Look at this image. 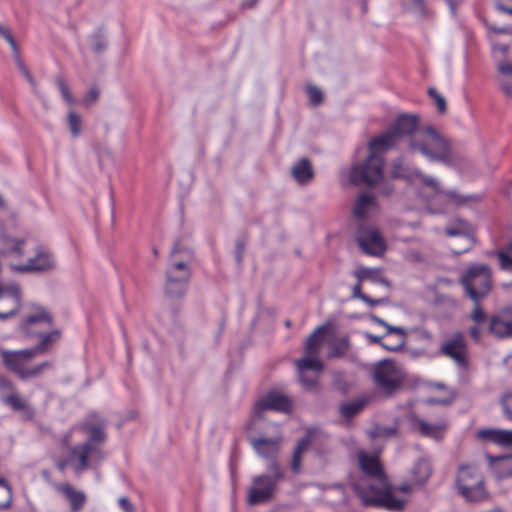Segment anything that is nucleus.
<instances>
[{
  "mask_svg": "<svg viewBox=\"0 0 512 512\" xmlns=\"http://www.w3.org/2000/svg\"><path fill=\"white\" fill-rule=\"evenodd\" d=\"M375 209V198L364 193L357 198L352 212L355 218L364 219L371 211Z\"/></svg>",
  "mask_w": 512,
  "mask_h": 512,
  "instance_id": "nucleus-31",
  "label": "nucleus"
},
{
  "mask_svg": "<svg viewBox=\"0 0 512 512\" xmlns=\"http://www.w3.org/2000/svg\"><path fill=\"white\" fill-rule=\"evenodd\" d=\"M54 266V259L52 255L46 251H38L36 256L30 258L25 265L15 267L17 271H45Z\"/></svg>",
  "mask_w": 512,
  "mask_h": 512,
  "instance_id": "nucleus-26",
  "label": "nucleus"
},
{
  "mask_svg": "<svg viewBox=\"0 0 512 512\" xmlns=\"http://www.w3.org/2000/svg\"><path fill=\"white\" fill-rule=\"evenodd\" d=\"M371 434L373 437H378V438L392 437L397 434V427H395V426L387 427V426L378 425L373 429Z\"/></svg>",
  "mask_w": 512,
  "mask_h": 512,
  "instance_id": "nucleus-42",
  "label": "nucleus"
},
{
  "mask_svg": "<svg viewBox=\"0 0 512 512\" xmlns=\"http://www.w3.org/2000/svg\"><path fill=\"white\" fill-rule=\"evenodd\" d=\"M243 254H244V245L241 242H237L236 247H235V259L238 263L241 262V260L243 258Z\"/></svg>",
  "mask_w": 512,
  "mask_h": 512,
  "instance_id": "nucleus-62",
  "label": "nucleus"
},
{
  "mask_svg": "<svg viewBox=\"0 0 512 512\" xmlns=\"http://www.w3.org/2000/svg\"><path fill=\"white\" fill-rule=\"evenodd\" d=\"M382 140L372 138L369 141V154L361 163L352 166L350 180L354 184L374 186L383 179L384 154L388 151L381 145Z\"/></svg>",
  "mask_w": 512,
  "mask_h": 512,
  "instance_id": "nucleus-5",
  "label": "nucleus"
},
{
  "mask_svg": "<svg viewBox=\"0 0 512 512\" xmlns=\"http://www.w3.org/2000/svg\"><path fill=\"white\" fill-rule=\"evenodd\" d=\"M488 29L490 32H493L494 34H510V33H512V27H510V26L498 27L495 25H488Z\"/></svg>",
  "mask_w": 512,
  "mask_h": 512,
  "instance_id": "nucleus-58",
  "label": "nucleus"
},
{
  "mask_svg": "<svg viewBox=\"0 0 512 512\" xmlns=\"http://www.w3.org/2000/svg\"><path fill=\"white\" fill-rule=\"evenodd\" d=\"M357 459L364 477L354 483V490L366 506H381L391 511H401L405 507V499L393 494L379 457L361 450Z\"/></svg>",
  "mask_w": 512,
  "mask_h": 512,
  "instance_id": "nucleus-1",
  "label": "nucleus"
},
{
  "mask_svg": "<svg viewBox=\"0 0 512 512\" xmlns=\"http://www.w3.org/2000/svg\"><path fill=\"white\" fill-rule=\"evenodd\" d=\"M439 354L451 359L461 370L468 368V345L460 332H455L443 339L439 346Z\"/></svg>",
  "mask_w": 512,
  "mask_h": 512,
  "instance_id": "nucleus-13",
  "label": "nucleus"
},
{
  "mask_svg": "<svg viewBox=\"0 0 512 512\" xmlns=\"http://www.w3.org/2000/svg\"><path fill=\"white\" fill-rule=\"evenodd\" d=\"M365 338L368 339L371 343H375V344H379L380 346H382V344H385V342H383V340L385 338H388L389 336H385V334L383 336H377V335H373L371 333H365L364 334Z\"/></svg>",
  "mask_w": 512,
  "mask_h": 512,
  "instance_id": "nucleus-61",
  "label": "nucleus"
},
{
  "mask_svg": "<svg viewBox=\"0 0 512 512\" xmlns=\"http://www.w3.org/2000/svg\"><path fill=\"white\" fill-rule=\"evenodd\" d=\"M292 176L300 184H306L313 178V170L308 159L303 158L291 169Z\"/></svg>",
  "mask_w": 512,
  "mask_h": 512,
  "instance_id": "nucleus-32",
  "label": "nucleus"
},
{
  "mask_svg": "<svg viewBox=\"0 0 512 512\" xmlns=\"http://www.w3.org/2000/svg\"><path fill=\"white\" fill-rule=\"evenodd\" d=\"M306 92L308 94L309 100L313 105H318L323 100V93L321 89L313 85L306 86Z\"/></svg>",
  "mask_w": 512,
  "mask_h": 512,
  "instance_id": "nucleus-44",
  "label": "nucleus"
},
{
  "mask_svg": "<svg viewBox=\"0 0 512 512\" xmlns=\"http://www.w3.org/2000/svg\"><path fill=\"white\" fill-rule=\"evenodd\" d=\"M12 501V491L6 481L0 478V509H6Z\"/></svg>",
  "mask_w": 512,
  "mask_h": 512,
  "instance_id": "nucleus-37",
  "label": "nucleus"
},
{
  "mask_svg": "<svg viewBox=\"0 0 512 512\" xmlns=\"http://www.w3.org/2000/svg\"><path fill=\"white\" fill-rule=\"evenodd\" d=\"M428 95L434 101L438 111L440 113H445L447 110L446 100L445 98L437 91V89L431 87L428 89Z\"/></svg>",
  "mask_w": 512,
  "mask_h": 512,
  "instance_id": "nucleus-41",
  "label": "nucleus"
},
{
  "mask_svg": "<svg viewBox=\"0 0 512 512\" xmlns=\"http://www.w3.org/2000/svg\"><path fill=\"white\" fill-rule=\"evenodd\" d=\"M280 442V437H258L250 440V443L255 452L260 457L271 460V462L275 461V458L279 451Z\"/></svg>",
  "mask_w": 512,
  "mask_h": 512,
  "instance_id": "nucleus-20",
  "label": "nucleus"
},
{
  "mask_svg": "<svg viewBox=\"0 0 512 512\" xmlns=\"http://www.w3.org/2000/svg\"><path fill=\"white\" fill-rule=\"evenodd\" d=\"M477 437L503 447H512V430L483 428L477 431Z\"/></svg>",
  "mask_w": 512,
  "mask_h": 512,
  "instance_id": "nucleus-25",
  "label": "nucleus"
},
{
  "mask_svg": "<svg viewBox=\"0 0 512 512\" xmlns=\"http://www.w3.org/2000/svg\"><path fill=\"white\" fill-rule=\"evenodd\" d=\"M493 51L494 53L505 55L508 51V47L505 44H493Z\"/></svg>",
  "mask_w": 512,
  "mask_h": 512,
  "instance_id": "nucleus-64",
  "label": "nucleus"
},
{
  "mask_svg": "<svg viewBox=\"0 0 512 512\" xmlns=\"http://www.w3.org/2000/svg\"><path fill=\"white\" fill-rule=\"evenodd\" d=\"M0 36L3 37L9 43V45L11 46V48L14 52H17L16 42H15L14 38L12 37L9 29H7L6 27H4L1 24H0Z\"/></svg>",
  "mask_w": 512,
  "mask_h": 512,
  "instance_id": "nucleus-51",
  "label": "nucleus"
},
{
  "mask_svg": "<svg viewBox=\"0 0 512 512\" xmlns=\"http://www.w3.org/2000/svg\"><path fill=\"white\" fill-rule=\"evenodd\" d=\"M301 458H302L301 454L293 452L292 461H291V469L294 473H299V471H300Z\"/></svg>",
  "mask_w": 512,
  "mask_h": 512,
  "instance_id": "nucleus-55",
  "label": "nucleus"
},
{
  "mask_svg": "<svg viewBox=\"0 0 512 512\" xmlns=\"http://www.w3.org/2000/svg\"><path fill=\"white\" fill-rule=\"evenodd\" d=\"M432 469L428 460L419 459L414 463L408 472L406 481L398 486H393V493L400 491L402 493H410L415 487L422 486L431 476Z\"/></svg>",
  "mask_w": 512,
  "mask_h": 512,
  "instance_id": "nucleus-15",
  "label": "nucleus"
},
{
  "mask_svg": "<svg viewBox=\"0 0 512 512\" xmlns=\"http://www.w3.org/2000/svg\"><path fill=\"white\" fill-rule=\"evenodd\" d=\"M500 267L506 271H512V242L507 244L504 249L496 252Z\"/></svg>",
  "mask_w": 512,
  "mask_h": 512,
  "instance_id": "nucleus-34",
  "label": "nucleus"
},
{
  "mask_svg": "<svg viewBox=\"0 0 512 512\" xmlns=\"http://www.w3.org/2000/svg\"><path fill=\"white\" fill-rule=\"evenodd\" d=\"M370 319L374 323L386 328L385 336H390V335L396 334V340L393 344H388L387 342H385V344H382V347L385 350L390 351V352H396V351L401 350L405 346L406 331L404 328L398 327V326H392V325L388 324L386 321H384L382 318H380L376 315H371Z\"/></svg>",
  "mask_w": 512,
  "mask_h": 512,
  "instance_id": "nucleus-21",
  "label": "nucleus"
},
{
  "mask_svg": "<svg viewBox=\"0 0 512 512\" xmlns=\"http://www.w3.org/2000/svg\"><path fill=\"white\" fill-rule=\"evenodd\" d=\"M19 69L22 71L23 75L26 77L27 81L31 84L33 89H36V82L31 75V73L28 71V69L25 67V65L21 62L18 63Z\"/></svg>",
  "mask_w": 512,
  "mask_h": 512,
  "instance_id": "nucleus-59",
  "label": "nucleus"
},
{
  "mask_svg": "<svg viewBox=\"0 0 512 512\" xmlns=\"http://www.w3.org/2000/svg\"><path fill=\"white\" fill-rule=\"evenodd\" d=\"M98 97H99V90L95 87H92L85 95L84 102H85V104H90V103L96 101Z\"/></svg>",
  "mask_w": 512,
  "mask_h": 512,
  "instance_id": "nucleus-56",
  "label": "nucleus"
},
{
  "mask_svg": "<svg viewBox=\"0 0 512 512\" xmlns=\"http://www.w3.org/2000/svg\"><path fill=\"white\" fill-rule=\"evenodd\" d=\"M446 235L450 237L461 236L465 241V245L461 249H452L455 254H462L469 251L473 246V237L471 233V226L462 219L455 220L452 226L445 229Z\"/></svg>",
  "mask_w": 512,
  "mask_h": 512,
  "instance_id": "nucleus-23",
  "label": "nucleus"
},
{
  "mask_svg": "<svg viewBox=\"0 0 512 512\" xmlns=\"http://www.w3.org/2000/svg\"><path fill=\"white\" fill-rule=\"evenodd\" d=\"M455 482L458 493L467 502H482L488 497L484 477L475 465H461Z\"/></svg>",
  "mask_w": 512,
  "mask_h": 512,
  "instance_id": "nucleus-9",
  "label": "nucleus"
},
{
  "mask_svg": "<svg viewBox=\"0 0 512 512\" xmlns=\"http://www.w3.org/2000/svg\"><path fill=\"white\" fill-rule=\"evenodd\" d=\"M461 284L472 301L481 300L491 289L489 266L486 264L471 265L462 274Z\"/></svg>",
  "mask_w": 512,
  "mask_h": 512,
  "instance_id": "nucleus-10",
  "label": "nucleus"
},
{
  "mask_svg": "<svg viewBox=\"0 0 512 512\" xmlns=\"http://www.w3.org/2000/svg\"><path fill=\"white\" fill-rule=\"evenodd\" d=\"M118 504L123 512H135V507L127 497H120Z\"/></svg>",
  "mask_w": 512,
  "mask_h": 512,
  "instance_id": "nucleus-54",
  "label": "nucleus"
},
{
  "mask_svg": "<svg viewBox=\"0 0 512 512\" xmlns=\"http://www.w3.org/2000/svg\"><path fill=\"white\" fill-rule=\"evenodd\" d=\"M474 308L471 311L470 318L476 324H482L486 321L487 315L480 306V300L473 301Z\"/></svg>",
  "mask_w": 512,
  "mask_h": 512,
  "instance_id": "nucleus-43",
  "label": "nucleus"
},
{
  "mask_svg": "<svg viewBox=\"0 0 512 512\" xmlns=\"http://www.w3.org/2000/svg\"><path fill=\"white\" fill-rule=\"evenodd\" d=\"M308 444L309 439L307 437L302 438L301 440L298 441L294 449V453H299L302 455L307 450Z\"/></svg>",
  "mask_w": 512,
  "mask_h": 512,
  "instance_id": "nucleus-60",
  "label": "nucleus"
},
{
  "mask_svg": "<svg viewBox=\"0 0 512 512\" xmlns=\"http://www.w3.org/2000/svg\"><path fill=\"white\" fill-rule=\"evenodd\" d=\"M326 325L317 327L307 338L305 343L304 356L302 358H308L315 361H321L319 355L322 348L321 334L325 331Z\"/></svg>",
  "mask_w": 512,
  "mask_h": 512,
  "instance_id": "nucleus-28",
  "label": "nucleus"
},
{
  "mask_svg": "<svg viewBox=\"0 0 512 512\" xmlns=\"http://www.w3.org/2000/svg\"><path fill=\"white\" fill-rule=\"evenodd\" d=\"M259 406L264 410L289 412L291 410V401L278 392H270L260 400Z\"/></svg>",
  "mask_w": 512,
  "mask_h": 512,
  "instance_id": "nucleus-27",
  "label": "nucleus"
},
{
  "mask_svg": "<svg viewBox=\"0 0 512 512\" xmlns=\"http://www.w3.org/2000/svg\"><path fill=\"white\" fill-rule=\"evenodd\" d=\"M391 174L395 178H410L412 175H416L420 178L423 184L431 187L435 195L445 203L461 205L470 198L460 195L456 190H443L436 178L432 176H426L417 169L409 171V169L404 166L401 160L395 161L393 163Z\"/></svg>",
  "mask_w": 512,
  "mask_h": 512,
  "instance_id": "nucleus-11",
  "label": "nucleus"
},
{
  "mask_svg": "<svg viewBox=\"0 0 512 512\" xmlns=\"http://www.w3.org/2000/svg\"><path fill=\"white\" fill-rule=\"evenodd\" d=\"M366 400L359 398L350 402L343 403L340 408V414L345 419H350L358 414L365 406Z\"/></svg>",
  "mask_w": 512,
  "mask_h": 512,
  "instance_id": "nucleus-33",
  "label": "nucleus"
},
{
  "mask_svg": "<svg viewBox=\"0 0 512 512\" xmlns=\"http://www.w3.org/2000/svg\"><path fill=\"white\" fill-rule=\"evenodd\" d=\"M498 82L502 92L512 100V63L501 61L497 64Z\"/></svg>",
  "mask_w": 512,
  "mask_h": 512,
  "instance_id": "nucleus-30",
  "label": "nucleus"
},
{
  "mask_svg": "<svg viewBox=\"0 0 512 512\" xmlns=\"http://www.w3.org/2000/svg\"><path fill=\"white\" fill-rule=\"evenodd\" d=\"M61 492L69 501L71 512H79L86 504L87 497L84 492L76 490L71 484L64 483L58 486Z\"/></svg>",
  "mask_w": 512,
  "mask_h": 512,
  "instance_id": "nucleus-29",
  "label": "nucleus"
},
{
  "mask_svg": "<svg viewBox=\"0 0 512 512\" xmlns=\"http://www.w3.org/2000/svg\"><path fill=\"white\" fill-rule=\"evenodd\" d=\"M415 333L417 335V339L421 342L430 344L434 340L433 334L425 328H417L415 329Z\"/></svg>",
  "mask_w": 512,
  "mask_h": 512,
  "instance_id": "nucleus-50",
  "label": "nucleus"
},
{
  "mask_svg": "<svg viewBox=\"0 0 512 512\" xmlns=\"http://www.w3.org/2000/svg\"><path fill=\"white\" fill-rule=\"evenodd\" d=\"M36 356V351L29 349L2 350L1 358L4 366L19 378L24 374L27 364Z\"/></svg>",
  "mask_w": 512,
  "mask_h": 512,
  "instance_id": "nucleus-16",
  "label": "nucleus"
},
{
  "mask_svg": "<svg viewBox=\"0 0 512 512\" xmlns=\"http://www.w3.org/2000/svg\"><path fill=\"white\" fill-rule=\"evenodd\" d=\"M454 397V394L450 392L445 398H428L426 402L428 404L450 405L453 402Z\"/></svg>",
  "mask_w": 512,
  "mask_h": 512,
  "instance_id": "nucleus-53",
  "label": "nucleus"
},
{
  "mask_svg": "<svg viewBox=\"0 0 512 512\" xmlns=\"http://www.w3.org/2000/svg\"><path fill=\"white\" fill-rule=\"evenodd\" d=\"M24 240L22 239H10L8 241V249L10 252L15 253L17 255L23 254V246H24Z\"/></svg>",
  "mask_w": 512,
  "mask_h": 512,
  "instance_id": "nucleus-49",
  "label": "nucleus"
},
{
  "mask_svg": "<svg viewBox=\"0 0 512 512\" xmlns=\"http://www.w3.org/2000/svg\"><path fill=\"white\" fill-rule=\"evenodd\" d=\"M409 10L417 16L425 15V3L424 0H411L409 4Z\"/></svg>",
  "mask_w": 512,
  "mask_h": 512,
  "instance_id": "nucleus-48",
  "label": "nucleus"
},
{
  "mask_svg": "<svg viewBox=\"0 0 512 512\" xmlns=\"http://www.w3.org/2000/svg\"><path fill=\"white\" fill-rule=\"evenodd\" d=\"M10 299L12 301V308L9 312L0 311V320H6L14 316L21 306V290L16 283H9L6 285L0 284V300Z\"/></svg>",
  "mask_w": 512,
  "mask_h": 512,
  "instance_id": "nucleus-22",
  "label": "nucleus"
},
{
  "mask_svg": "<svg viewBox=\"0 0 512 512\" xmlns=\"http://www.w3.org/2000/svg\"><path fill=\"white\" fill-rule=\"evenodd\" d=\"M349 339L348 337H342L337 341L333 342L331 345V350L328 353L329 358H339L346 354L349 349Z\"/></svg>",
  "mask_w": 512,
  "mask_h": 512,
  "instance_id": "nucleus-35",
  "label": "nucleus"
},
{
  "mask_svg": "<svg viewBox=\"0 0 512 512\" xmlns=\"http://www.w3.org/2000/svg\"><path fill=\"white\" fill-rule=\"evenodd\" d=\"M409 420L412 428L421 436L432 438L434 440L442 439L448 428L447 422L443 419L435 423H429L414 413L409 416Z\"/></svg>",
  "mask_w": 512,
  "mask_h": 512,
  "instance_id": "nucleus-18",
  "label": "nucleus"
},
{
  "mask_svg": "<svg viewBox=\"0 0 512 512\" xmlns=\"http://www.w3.org/2000/svg\"><path fill=\"white\" fill-rule=\"evenodd\" d=\"M270 474H261L252 478V484L247 490V503L255 506L271 501L277 494L278 484L284 478V473L276 461L268 465Z\"/></svg>",
  "mask_w": 512,
  "mask_h": 512,
  "instance_id": "nucleus-7",
  "label": "nucleus"
},
{
  "mask_svg": "<svg viewBox=\"0 0 512 512\" xmlns=\"http://www.w3.org/2000/svg\"><path fill=\"white\" fill-rule=\"evenodd\" d=\"M500 404L504 416L512 420V393H505L500 399Z\"/></svg>",
  "mask_w": 512,
  "mask_h": 512,
  "instance_id": "nucleus-45",
  "label": "nucleus"
},
{
  "mask_svg": "<svg viewBox=\"0 0 512 512\" xmlns=\"http://www.w3.org/2000/svg\"><path fill=\"white\" fill-rule=\"evenodd\" d=\"M495 6L497 10L512 15V0H497Z\"/></svg>",
  "mask_w": 512,
  "mask_h": 512,
  "instance_id": "nucleus-52",
  "label": "nucleus"
},
{
  "mask_svg": "<svg viewBox=\"0 0 512 512\" xmlns=\"http://www.w3.org/2000/svg\"><path fill=\"white\" fill-rule=\"evenodd\" d=\"M2 402L12 410L21 413L26 420H30L34 416L33 407L16 390L10 394L2 395Z\"/></svg>",
  "mask_w": 512,
  "mask_h": 512,
  "instance_id": "nucleus-24",
  "label": "nucleus"
},
{
  "mask_svg": "<svg viewBox=\"0 0 512 512\" xmlns=\"http://www.w3.org/2000/svg\"><path fill=\"white\" fill-rule=\"evenodd\" d=\"M423 126L419 124V118L413 114L399 115L390 128L375 137V139L382 140L381 145L388 151L397 146L402 140L407 142L408 147L412 146V142Z\"/></svg>",
  "mask_w": 512,
  "mask_h": 512,
  "instance_id": "nucleus-8",
  "label": "nucleus"
},
{
  "mask_svg": "<svg viewBox=\"0 0 512 512\" xmlns=\"http://www.w3.org/2000/svg\"><path fill=\"white\" fill-rule=\"evenodd\" d=\"M52 317L49 312L41 306L32 305L30 312L25 315L20 323V330L26 336H40V342L31 348L36 351V355L48 350L49 346L60 338V332L54 330L50 333H41V328L50 327Z\"/></svg>",
  "mask_w": 512,
  "mask_h": 512,
  "instance_id": "nucleus-6",
  "label": "nucleus"
},
{
  "mask_svg": "<svg viewBox=\"0 0 512 512\" xmlns=\"http://www.w3.org/2000/svg\"><path fill=\"white\" fill-rule=\"evenodd\" d=\"M15 391L13 383L6 377L0 375V399L2 395H7Z\"/></svg>",
  "mask_w": 512,
  "mask_h": 512,
  "instance_id": "nucleus-47",
  "label": "nucleus"
},
{
  "mask_svg": "<svg viewBox=\"0 0 512 512\" xmlns=\"http://www.w3.org/2000/svg\"><path fill=\"white\" fill-rule=\"evenodd\" d=\"M357 243L369 255L379 256L386 250V244L379 230L374 226L359 225L356 232Z\"/></svg>",
  "mask_w": 512,
  "mask_h": 512,
  "instance_id": "nucleus-14",
  "label": "nucleus"
},
{
  "mask_svg": "<svg viewBox=\"0 0 512 512\" xmlns=\"http://www.w3.org/2000/svg\"><path fill=\"white\" fill-rule=\"evenodd\" d=\"M301 385L306 390H313L318 384L319 376L323 370L321 361L300 358L295 362Z\"/></svg>",
  "mask_w": 512,
  "mask_h": 512,
  "instance_id": "nucleus-17",
  "label": "nucleus"
},
{
  "mask_svg": "<svg viewBox=\"0 0 512 512\" xmlns=\"http://www.w3.org/2000/svg\"><path fill=\"white\" fill-rule=\"evenodd\" d=\"M373 380L377 387L391 395L400 388L403 375L394 361L385 359L375 365Z\"/></svg>",
  "mask_w": 512,
  "mask_h": 512,
  "instance_id": "nucleus-12",
  "label": "nucleus"
},
{
  "mask_svg": "<svg viewBox=\"0 0 512 512\" xmlns=\"http://www.w3.org/2000/svg\"><path fill=\"white\" fill-rule=\"evenodd\" d=\"M358 277L360 279H370L373 282H378L386 286L389 284L387 279L378 276L374 271L370 269H364L359 273Z\"/></svg>",
  "mask_w": 512,
  "mask_h": 512,
  "instance_id": "nucleus-46",
  "label": "nucleus"
},
{
  "mask_svg": "<svg viewBox=\"0 0 512 512\" xmlns=\"http://www.w3.org/2000/svg\"><path fill=\"white\" fill-rule=\"evenodd\" d=\"M90 44H91V49L95 53L99 54L105 50L107 43H106L104 36L98 31V32L94 33L93 35H91Z\"/></svg>",
  "mask_w": 512,
  "mask_h": 512,
  "instance_id": "nucleus-39",
  "label": "nucleus"
},
{
  "mask_svg": "<svg viewBox=\"0 0 512 512\" xmlns=\"http://www.w3.org/2000/svg\"><path fill=\"white\" fill-rule=\"evenodd\" d=\"M68 128L73 137H78L82 133V118L75 111H69L67 115Z\"/></svg>",
  "mask_w": 512,
  "mask_h": 512,
  "instance_id": "nucleus-36",
  "label": "nucleus"
},
{
  "mask_svg": "<svg viewBox=\"0 0 512 512\" xmlns=\"http://www.w3.org/2000/svg\"><path fill=\"white\" fill-rule=\"evenodd\" d=\"M56 85L62 95L63 100L70 106L75 104V99L69 90V87L66 85L65 81L62 78L56 79Z\"/></svg>",
  "mask_w": 512,
  "mask_h": 512,
  "instance_id": "nucleus-40",
  "label": "nucleus"
},
{
  "mask_svg": "<svg viewBox=\"0 0 512 512\" xmlns=\"http://www.w3.org/2000/svg\"><path fill=\"white\" fill-rule=\"evenodd\" d=\"M193 261L192 251L175 243L169 257V264L166 269L165 293L170 298H180L186 294L187 285L191 278V263Z\"/></svg>",
  "mask_w": 512,
  "mask_h": 512,
  "instance_id": "nucleus-3",
  "label": "nucleus"
},
{
  "mask_svg": "<svg viewBox=\"0 0 512 512\" xmlns=\"http://www.w3.org/2000/svg\"><path fill=\"white\" fill-rule=\"evenodd\" d=\"M105 425V420L94 414L82 423L81 429L87 433L88 439L84 443L71 448L68 459L76 473L84 471L90 465H98L104 460L105 454L101 445L107 438L104 430Z\"/></svg>",
  "mask_w": 512,
  "mask_h": 512,
  "instance_id": "nucleus-2",
  "label": "nucleus"
},
{
  "mask_svg": "<svg viewBox=\"0 0 512 512\" xmlns=\"http://www.w3.org/2000/svg\"><path fill=\"white\" fill-rule=\"evenodd\" d=\"M359 295H360V299L362 301H364L365 303H367L371 307L380 305L385 302L384 298L373 299V298L367 296L366 294H359Z\"/></svg>",
  "mask_w": 512,
  "mask_h": 512,
  "instance_id": "nucleus-57",
  "label": "nucleus"
},
{
  "mask_svg": "<svg viewBox=\"0 0 512 512\" xmlns=\"http://www.w3.org/2000/svg\"><path fill=\"white\" fill-rule=\"evenodd\" d=\"M489 332L499 339L512 337V307L504 308L491 317Z\"/></svg>",
  "mask_w": 512,
  "mask_h": 512,
  "instance_id": "nucleus-19",
  "label": "nucleus"
},
{
  "mask_svg": "<svg viewBox=\"0 0 512 512\" xmlns=\"http://www.w3.org/2000/svg\"><path fill=\"white\" fill-rule=\"evenodd\" d=\"M51 367V362L44 361L38 365L33 367H27L21 379L26 380L33 377H38L43 373L44 370L49 369Z\"/></svg>",
  "mask_w": 512,
  "mask_h": 512,
  "instance_id": "nucleus-38",
  "label": "nucleus"
},
{
  "mask_svg": "<svg viewBox=\"0 0 512 512\" xmlns=\"http://www.w3.org/2000/svg\"><path fill=\"white\" fill-rule=\"evenodd\" d=\"M470 336L474 339V341L478 342L481 338V330L478 326H473L469 329Z\"/></svg>",
  "mask_w": 512,
  "mask_h": 512,
  "instance_id": "nucleus-63",
  "label": "nucleus"
},
{
  "mask_svg": "<svg viewBox=\"0 0 512 512\" xmlns=\"http://www.w3.org/2000/svg\"><path fill=\"white\" fill-rule=\"evenodd\" d=\"M409 149L431 162L449 165L454 159L449 140L432 126H423Z\"/></svg>",
  "mask_w": 512,
  "mask_h": 512,
  "instance_id": "nucleus-4",
  "label": "nucleus"
}]
</instances>
